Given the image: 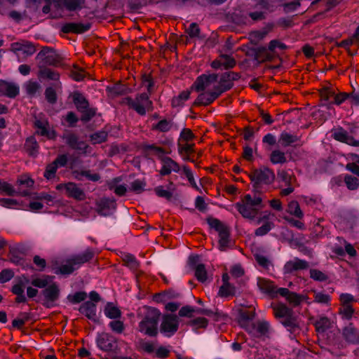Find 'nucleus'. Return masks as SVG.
Instances as JSON below:
<instances>
[{"label": "nucleus", "instance_id": "obj_64", "mask_svg": "<svg viewBox=\"0 0 359 359\" xmlns=\"http://www.w3.org/2000/svg\"><path fill=\"white\" fill-rule=\"evenodd\" d=\"M145 182L143 181L137 180L131 183L130 189L135 192L140 193L144 191Z\"/></svg>", "mask_w": 359, "mask_h": 359}, {"label": "nucleus", "instance_id": "obj_42", "mask_svg": "<svg viewBox=\"0 0 359 359\" xmlns=\"http://www.w3.org/2000/svg\"><path fill=\"white\" fill-rule=\"evenodd\" d=\"M194 269L195 276L198 281L203 283L207 280V271L204 264H198Z\"/></svg>", "mask_w": 359, "mask_h": 359}, {"label": "nucleus", "instance_id": "obj_61", "mask_svg": "<svg viewBox=\"0 0 359 359\" xmlns=\"http://www.w3.org/2000/svg\"><path fill=\"white\" fill-rule=\"evenodd\" d=\"M171 123L166 119L160 121L154 128L160 130L161 132H167L170 129Z\"/></svg>", "mask_w": 359, "mask_h": 359}, {"label": "nucleus", "instance_id": "obj_62", "mask_svg": "<svg viewBox=\"0 0 359 359\" xmlns=\"http://www.w3.org/2000/svg\"><path fill=\"white\" fill-rule=\"evenodd\" d=\"M137 347L148 353H151L154 351V346L153 344L143 340L139 341Z\"/></svg>", "mask_w": 359, "mask_h": 359}, {"label": "nucleus", "instance_id": "obj_22", "mask_svg": "<svg viewBox=\"0 0 359 359\" xmlns=\"http://www.w3.org/2000/svg\"><path fill=\"white\" fill-rule=\"evenodd\" d=\"M309 267V263L298 258L288 261L284 266V271L285 273H292L298 270L307 269Z\"/></svg>", "mask_w": 359, "mask_h": 359}, {"label": "nucleus", "instance_id": "obj_12", "mask_svg": "<svg viewBox=\"0 0 359 359\" xmlns=\"http://www.w3.org/2000/svg\"><path fill=\"white\" fill-rule=\"evenodd\" d=\"M217 79V74H203L196 79L191 88H194L197 92L203 91L212 83H215Z\"/></svg>", "mask_w": 359, "mask_h": 359}, {"label": "nucleus", "instance_id": "obj_38", "mask_svg": "<svg viewBox=\"0 0 359 359\" xmlns=\"http://www.w3.org/2000/svg\"><path fill=\"white\" fill-rule=\"evenodd\" d=\"M73 100L76 109L80 111L89 107L88 100L79 93H74Z\"/></svg>", "mask_w": 359, "mask_h": 359}, {"label": "nucleus", "instance_id": "obj_55", "mask_svg": "<svg viewBox=\"0 0 359 359\" xmlns=\"http://www.w3.org/2000/svg\"><path fill=\"white\" fill-rule=\"evenodd\" d=\"M154 191L158 196L165 198L168 201H170L172 197V193L168 189L165 190L162 186L156 187Z\"/></svg>", "mask_w": 359, "mask_h": 359}, {"label": "nucleus", "instance_id": "obj_13", "mask_svg": "<svg viewBox=\"0 0 359 359\" xmlns=\"http://www.w3.org/2000/svg\"><path fill=\"white\" fill-rule=\"evenodd\" d=\"M29 283V279L23 276L18 278V283L15 284L12 288L11 292L17 297L15 298L16 303H25L27 302V298L24 294V288L26 283Z\"/></svg>", "mask_w": 359, "mask_h": 359}, {"label": "nucleus", "instance_id": "obj_10", "mask_svg": "<svg viewBox=\"0 0 359 359\" xmlns=\"http://www.w3.org/2000/svg\"><path fill=\"white\" fill-rule=\"evenodd\" d=\"M241 77L240 74L233 72L224 73L220 78L219 85L216 86L221 94L233 87V81L238 80Z\"/></svg>", "mask_w": 359, "mask_h": 359}, {"label": "nucleus", "instance_id": "obj_63", "mask_svg": "<svg viewBox=\"0 0 359 359\" xmlns=\"http://www.w3.org/2000/svg\"><path fill=\"white\" fill-rule=\"evenodd\" d=\"M109 326L114 332L118 334L122 333L124 330L123 323L121 320H113L110 322Z\"/></svg>", "mask_w": 359, "mask_h": 359}, {"label": "nucleus", "instance_id": "obj_1", "mask_svg": "<svg viewBox=\"0 0 359 359\" xmlns=\"http://www.w3.org/2000/svg\"><path fill=\"white\" fill-rule=\"evenodd\" d=\"M160 311L155 308H148L143 319L139 323V331L149 337H156L158 334V323Z\"/></svg>", "mask_w": 359, "mask_h": 359}, {"label": "nucleus", "instance_id": "obj_14", "mask_svg": "<svg viewBox=\"0 0 359 359\" xmlns=\"http://www.w3.org/2000/svg\"><path fill=\"white\" fill-rule=\"evenodd\" d=\"M277 292H278V294L285 297L293 306H299L304 300L306 299V296L291 292L287 288L280 287L277 290Z\"/></svg>", "mask_w": 359, "mask_h": 359}, {"label": "nucleus", "instance_id": "obj_47", "mask_svg": "<svg viewBox=\"0 0 359 359\" xmlns=\"http://www.w3.org/2000/svg\"><path fill=\"white\" fill-rule=\"evenodd\" d=\"M179 295V293L174 291H167L162 294H156L155 299L156 301H167L169 299H176Z\"/></svg>", "mask_w": 359, "mask_h": 359}, {"label": "nucleus", "instance_id": "obj_46", "mask_svg": "<svg viewBox=\"0 0 359 359\" xmlns=\"http://www.w3.org/2000/svg\"><path fill=\"white\" fill-rule=\"evenodd\" d=\"M220 58H222L223 67L226 69L233 68L236 64V60L229 55L221 54Z\"/></svg>", "mask_w": 359, "mask_h": 359}, {"label": "nucleus", "instance_id": "obj_43", "mask_svg": "<svg viewBox=\"0 0 359 359\" xmlns=\"http://www.w3.org/2000/svg\"><path fill=\"white\" fill-rule=\"evenodd\" d=\"M190 93L189 90L182 91L178 96L172 100V106L177 107L182 105L184 102L189 99Z\"/></svg>", "mask_w": 359, "mask_h": 359}, {"label": "nucleus", "instance_id": "obj_31", "mask_svg": "<svg viewBox=\"0 0 359 359\" xmlns=\"http://www.w3.org/2000/svg\"><path fill=\"white\" fill-rule=\"evenodd\" d=\"M273 309L275 316L280 320L286 318L294 312L292 309L288 308L284 304H278L277 305H274L273 306Z\"/></svg>", "mask_w": 359, "mask_h": 359}, {"label": "nucleus", "instance_id": "obj_19", "mask_svg": "<svg viewBox=\"0 0 359 359\" xmlns=\"http://www.w3.org/2000/svg\"><path fill=\"white\" fill-rule=\"evenodd\" d=\"M58 8L65 7L69 11L81 10L84 7L85 0H53Z\"/></svg>", "mask_w": 359, "mask_h": 359}, {"label": "nucleus", "instance_id": "obj_23", "mask_svg": "<svg viewBox=\"0 0 359 359\" xmlns=\"http://www.w3.org/2000/svg\"><path fill=\"white\" fill-rule=\"evenodd\" d=\"M94 257V252L88 249L83 253L72 256L69 259L73 264L76 269H79L81 265L90 261Z\"/></svg>", "mask_w": 359, "mask_h": 359}, {"label": "nucleus", "instance_id": "obj_39", "mask_svg": "<svg viewBox=\"0 0 359 359\" xmlns=\"http://www.w3.org/2000/svg\"><path fill=\"white\" fill-rule=\"evenodd\" d=\"M255 59L260 61H271L273 56L265 47H259L255 50Z\"/></svg>", "mask_w": 359, "mask_h": 359}, {"label": "nucleus", "instance_id": "obj_44", "mask_svg": "<svg viewBox=\"0 0 359 359\" xmlns=\"http://www.w3.org/2000/svg\"><path fill=\"white\" fill-rule=\"evenodd\" d=\"M25 147L30 155H35L37 152L38 144L34 137H30L27 139Z\"/></svg>", "mask_w": 359, "mask_h": 359}, {"label": "nucleus", "instance_id": "obj_26", "mask_svg": "<svg viewBox=\"0 0 359 359\" xmlns=\"http://www.w3.org/2000/svg\"><path fill=\"white\" fill-rule=\"evenodd\" d=\"M257 285L263 292L268 294L271 297H276L277 294H278V292H277L278 288H276L273 283L269 280L259 278Z\"/></svg>", "mask_w": 359, "mask_h": 359}, {"label": "nucleus", "instance_id": "obj_34", "mask_svg": "<svg viewBox=\"0 0 359 359\" xmlns=\"http://www.w3.org/2000/svg\"><path fill=\"white\" fill-rule=\"evenodd\" d=\"M280 323L285 326L289 328V330L294 332L299 327V323L297 317L294 316V312L290 314L286 318L280 320Z\"/></svg>", "mask_w": 359, "mask_h": 359}, {"label": "nucleus", "instance_id": "obj_52", "mask_svg": "<svg viewBox=\"0 0 359 359\" xmlns=\"http://www.w3.org/2000/svg\"><path fill=\"white\" fill-rule=\"evenodd\" d=\"M74 270H76V267L74 266L73 264L71 263V260L69 259L65 264L62 265L56 271V273L60 272L62 274H70Z\"/></svg>", "mask_w": 359, "mask_h": 359}, {"label": "nucleus", "instance_id": "obj_57", "mask_svg": "<svg viewBox=\"0 0 359 359\" xmlns=\"http://www.w3.org/2000/svg\"><path fill=\"white\" fill-rule=\"evenodd\" d=\"M45 97L47 101L50 104H55L57 101V95L55 90L51 88H47L45 90Z\"/></svg>", "mask_w": 359, "mask_h": 359}, {"label": "nucleus", "instance_id": "obj_41", "mask_svg": "<svg viewBox=\"0 0 359 359\" xmlns=\"http://www.w3.org/2000/svg\"><path fill=\"white\" fill-rule=\"evenodd\" d=\"M287 212L299 219L302 218L303 217V212L300 209V206L298 202L296 201H292L289 203L287 207Z\"/></svg>", "mask_w": 359, "mask_h": 359}, {"label": "nucleus", "instance_id": "obj_16", "mask_svg": "<svg viewBox=\"0 0 359 359\" xmlns=\"http://www.w3.org/2000/svg\"><path fill=\"white\" fill-rule=\"evenodd\" d=\"M255 317V313L247 310L241 309L238 311V323L250 332L255 328L254 323H250V320H252Z\"/></svg>", "mask_w": 359, "mask_h": 359}, {"label": "nucleus", "instance_id": "obj_8", "mask_svg": "<svg viewBox=\"0 0 359 359\" xmlns=\"http://www.w3.org/2000/svg\"><path fill=\"white\" fill-rule=\"evenodd\" d=\"M97 346L106 352L116 353L118 343L116 339L107 333L100 334L97 339Z\"/></svg>", "mask_w": 359, "mask_h": 359}, {"label": "nucleus", "instance_id": "obj_28", "mask_svg": "<svg viewBox=\"0 0 359 359\" xmlns=\"http://www.w3.org/2000/svg\"><path fill=\"white\" fill-rule=\"evenodd\" d=\"M95 307L96 305L95 303L90 301H87L80 306L79 311L84 314L88 319L96 322L97 317L95 313Z\"/></svg>", "mask_w": 359, "mask_h": 359}, {"label": "nucleus", "instance_id": "obj_21", "mask_svg": "<svg viewBox=\"0 0 359 359\" xmlns=\"http://www.w3.org/2000/svg\"><path fill=\"white\" fill-rule=\"evenodd\" d=\"M220 95L221 93L216 87H215L213 91L201 93L194 102V104L208 105L216 100Z\"/></svg>", "mask_w": 359, "mask_h": 359}, {"label": "nucleus", "instance_id": "obj_50", "mask_svg": "<svg viewBox=\"0 0 359 359\" xmlns=\"http://www.w3.org/2000/svg\"><path fill=\"white\" fill-rule=\"evenodd\" d=\"M344 182L347 186V188L350 190H355L359 186L358 178L351 175L345 176Z\"/></svg>", "mask_w": 359, "mask_h": 359}, {"label": "nucleus", "instance_id": "obj_40", "mask_svg": "<svg viewBox=\"0 0 359 359\" xmlns=\"http://www.w3.org/2000/svg\"><path fill=\"white\" fill-rule=\"evenodd\" d=\"M107 137L108 133L104 130L96 132L90 135V140L94 144L106 142Z\"/></svg>", "mask_w": 359, "mask_h": 359}, {"label": "nucleus", "instance_id": "obj_33", "mask_svg": "<svg viewBox=\"0 0 359 359\" xmlns=\"http://www.w3.org/2000/svg\"><path fill=\"white\" fill-rule=\"evenodd\" d=\"M73 173L75 176V178L78 180H82L83 177H86L88 180L92 182H97L100 180V175L98 173L92 174L90 170H75Z\"/></svg>", "mask_w": 359, "mask_h": 359}, {"label": "nucleus", "instance_id": "obj_36", "mask_svg": "<svg viewBox=\"0 0 359 359\" xmlns=\"http://www.w3.org/2000/svg\"><path fill=\"white\" fill-rule=\"evenodd\" d=\"M104 311V314L111 319L118 318L121 316L120 309L111 302L106 304Z\"/></svg>", "mask_w": 359, "mask_h": 359}, {"label": "nucleus", "instance_id": "obj_2", "mask_svg": "<svg viewBox=\"0 0 359 359\" xmlns=\"http://www.w3.org/2000/svg\"><path fill=\"white\" fill-rule=\"evenodd\" d=\"M249 177L253 182V188L255 191H259L262 184H271L275 180L273 172L268 168L264 167L259 169H255Z\"/></svg>", "mask_w": 359, "mask_h": 359}, {"label": "nucleus", "instance_id": "obj_53", "mask_svg": "<svg viewBox=\"0 0 359 359\" xmlns=\"http://www.w3.org/2000/svg\"><path fill=\"white\" fill-rule=\"evenodd\" d=\"M310 277L318 281H325L328 279V276L327 275L318 269H311Z\"/></svg>", "mask_w": 359, "mask_h": 359}, {"label": "nucleus", "instance_id": "obj_7", "mask_svg": "<svg viewBox=\"0 0 359 359\" xmlns=\"http://www.w3.org/2000/svg\"><path fill=\"white\" fill-rule=\"evenodd\" d=\"M178 326L179 320L176 315H164L160 326V331L167 337H170L177 331Z\"/></svg>", "mask_w": 359, "mask_h": 359}, {"label": "nucleus", "instance_id": "obj_29", "mask_svg": "<svg viewBox=\"0 0 359 359\" xmlns=\"http://www.w3.org/2000/svg\"><path fill=\"white\" fill-rule=\"evenodd\" d=\"M238 212L245 218L252 219L255 217L258 212V208L250 206L245 203L236 204Z\"/></svg>", "mask_w": 359, "mask_h": 359}, {"label": "nucleus", "instance_id": "obj_6", "mask_svg": "<svg viewBox=\"0 0 359 359\" xmlns=\"http://www.w3.org/2000/svg\"><path fill=\"white\" fill-rule=\"evenodd\" d=\"M126 102L130 107L135 109L140 115H144L146 108L151 105V102L149 100V95L144 93L138 95L135 100L127 97Z\"/></svg>", "mask_w": 359, "mask_h": 359}, {"label": "nucleus", "instance_id": "obj_48", "mask_svg": "<svg viewBox=\"0 0 359 359\" xmlns=\"http://www.w3.org/2000/svg\"><path fill=\"white\" fill-rule=\"evenodd\" d=\"M235 287L231 284H223L219 291L222 297L233 296L235 294Z\"/></svg>", "mask_w": 359, "mask_h": 359}, {"label": "nucleus", "instance_id": "obj_15", "mask_svg": "<svg viewBox=\"0 0 359 359\" xmlns=\"http://www.w3.org/2000/svg\"><path fill=\"white\" fill-rule=\"evenodd\" d=\"M115 209L116 202L114 199L102 198L97 202V212L100 215H109Z\"/></svg>", "mask_w": 359, "mask_h": 359}, {"label": "nucleus", "instance_id": "obj_17", "mask_svg": "<svg viewBox=\"0 0 359 359\" xmlns=\"http://www.w3.org/2000/svg\"><path fill=\"white\" fill-rule=\"evenodd\" d=\"M62 186L65 187L66 193L69 197L74 198V199L79 201H83L86 198V194L84 191L80 189L75 183L68 182L63 185H59L57 188H60Z\"/></svg>", "mask_w": 359, "mask_h": 359}, {"label": "nucleus", "instance_id": "obj_3", "mask_svg": "<svg viewBox=\"0 0 359 359\" xmlns=\"http://www.w3.org/2000/svg\"><path fill=\"white\" fill-rule=\"evenodd\" d=\"M208 224L210 225V226L214 229H215L219 236V248L222 251H225L227 248L229 247V243H230V229L229 228L225 225L223 222H222L220 220L212 218V217H208L207 219Z\"/></svg>", "mask_w": 359, "mask_h": 359}, {"label": "nucleus", "instance_id": "obj_49", "mask_svg": "<svg viewBox=\"0 0 359 359\" xmlns=\"http://www.w3.org/2000/svg\"><path fill=\"white\" fill-rule=\"evenodd\" d=\"M48 276H43V278H36L32 279V285L39 288H46L48 285Z\"/></svg>", "mask_w": 359, "mask_h": 359}, {"label": "nucleus", "instance_id": "obj_60", "mask_svg": "<svg viewBox=\"0 0 359 359\" xmlns=\"http://www.w3.org/2000/svg\"><path fill=\"white\" fill-rule=\"evenodd\" d=\"M40 88V85L36 81H29L26 85V90L30 95H35Z\"/></svg>", "mask_w": 359, "mask_h": 359}, {"label": "nucleus", "instance_id": "obj_24", "mask_svg": "<svg viewBox=\"0 0 359 359\" xmlns=\"http://www.w3.org/2000/svg\"><path fill=\"white\" fill-rule=\"evenodd\" d=\"M19 93V88L15 84L0 80V95L13 98Z\"/></svg>", "mask_w": 359, "mask_h": 359}, {"label": "nucleus", "instance_id": "obj_9", "mask_svg": "<svg viewBox=\"0 0 359 359\" xmlns=\"http://www.w3.org/2000/svg\"><path fill=\"white\" fill-rule=\"evenodd\" d=\"M66 154L59 155L52 163L47 165L43 176L48 180L55 177L58 167H65L67 163Z\"/></svg>", "mask_w": 359, "mask_h": 359}, {"label": "nucleus", "instance_id": "obj_59", "mask_svg": "<svg viewBox=\"0 0 359 359\" xmlns=\"http://www.w3.org/2000/svg\"><path fill=\"white\" fill-rule=\"evenodd\" d=\"M194 144H182L181 142H178V151L181 155L190 154L194 151Z\"/></svg>", "mask_w": 359, "mask_h": 359}, {"label": "nucleus", "instance_id": "obj_56", "mask_svg": "<svg viewBox=\"0 0 359 359\" xmlns=\"http://www.w3.org/2000/svg\"><path fill=\"white\" fill-rule=\"evenodd\" d=\"M123 261L125 262V264L132 268V269H136L138 266V262H137L135 257L132 255L127 254L125 255L123 257Z\"/></svg>", "mask_w": 359, "mask_h": 359}, {"label": "nucleus", "instance_id": "obj_11", "mask_svg": "<svg viewBox=\"0 0 359 359\" xmlns=\"http://www.w3.org/2000/svg\"><path fill=\"white\" fill-rule=\"evenodd\" d=\"M41 294L45 301L43 305L47 308H50L53 303L59 298L60 289L55 283H53L43 290Z\"/></svg>", "mask_w": 359, "mask_h": 359}, {"label": "nucleus", "instance_id": "obj_54", "mask_svg": "<svg viewBox=\"0 0 359 359\" xmlns=\"http://www.w3.org/2000/svg\"><path fill=\"white\" fill-rule=\"evenodd\" d=\"M80 112L82 113L81 120L83 122L89 121L95 115V110L89 107Z\"/></svg>", "mask_w": 359, "mask_h": 359}, {"label": "nucleus", "instance_id": "obj_4", "mask_svg": "<svg viewBox=\"0 0 359 359\" xmlns=\"http://www.w3.org/2000/svg\"><path fill=\"white\" fill-rule=\"evenodd\" d=\"M36 59L39 60V65L50 66H58L61 61L62 57L59 55L56 51L48 46H44L41 50L37 54Z\"/></svg>", "mask_w": 359, "mask_h": 359}, {"label": "nucleus", "instance_id": "obj_58", "mask_svg": "<svg viewBox=\"0 0 359 359\" xmlns=\"http://www.w3.org/2000/svg\"><path fill=\"white\" fill-rule=\"evenodd\" d=\"M13 276L14 272L11 269H4L0 272V283H6L10 280Z\"/></svg>", "mask_w": 359, "mask_h": 359}, {"label": "nucleus", "instance_id": "obj_5", "mask_svg": "<svg viewBox=\"0 0 359 359\" xmlns=\"http://www.w3.org/2000/svg\"><path fill=\"white\" fill-rule=\"evenodd\" d=\"M65 143L72 149L79 151L83 154L90 153V147L85 142L80 140L79 137L73 132L67 131L62 135Z\"/></svg>", "mask_w": 359, "mask_h": 359}, {"label": "nucleus", "instance_id": "obj_37", "mask_svg": "<svg viewBox=\"0 0 359 359\" xmlns=\"http://www.w3.org/2000/svg\"><path fill=\"white\" fill-rule=\"evenodd\" d=\"M316 330L318 333H324L331 327V322L327 317H321L314 323Z\"/></svg>", "mask_w": 359, "mask_h": 359}, {"label": "nucleus", "instance_id": "obj_45", "mask_svg": "<svg viewBox=\"0 0 359 359\" xmlns=\"http://www.w3.org/2000/svg\"><path fill=\"white\" fill-rule=\"evenodd\" d=\"M270 160L273 163H284L286 162L285 153L279 150L273 151L271 154Z\"/></svg>", "mask_w": 359, "mask_h": 359}, {"label": "nucleus", "instance_id": "obj_25", "mask_svg": "<svg viewBox=\"0 0 359 359\" xmlns=\"http://www.w3.org/2000/svg\"><path fill=\"white\" fill-rule=\"evenodd\" d=\"M12 51L17 53L22 51L26 55H32L36 51L34 45L29 41H23L22 43H14L12 44Z\"/></svg>", "mask_w": 359, "mask_h": 359}, {"label": "nucleus", "instance_id": "obj_32", "mask_svg": "<svg viewBox=\"0 0 359 359\" xmlns=\"http://www.w3.org/2000/svg\"><path fill=\"white\" fill-rule=\"evenodd\" d=\"M38 67L39 69V75L41 77L53 81L59 80L60 74L58 72L44 67L43 65H38Z\"/></svg>", "mask_w": 359, "mask_h": 359}, {"label": "nucleus", "instance_id": "obj_35", "mask_svg": "<svg viewBox=\"0 0 359 359\" xmlns=\"http://www.w3.org/2000/svg\"><path fill=\"white\" fill-rule=\"evenodd\" d=\"M299 138L294 135H291L287 132H283L278 139V142L282 147H286L297 142Z\"/></svg>", "mask_w": 359, "mask_h": 359}, {"label": "nucleus", "instance_id": "obj_51", "mask_svg": "<svg viewBox=\"0 0 359 359\" xmlns=\"http://www.w3.org/2000/svg\"><path fill=\"white\" fill-rule=\"evenodd\" d=\"M262 198L259 196H255L254 198L251 197L250 194H247L244 196L243 199V203H245L250 206H252L253 208H257V206L259 205L262 203Z\"/></svg>", "mask_w": 359, "mask_h": 359}, {"label": "nucleus", "instance_id": "obj_20", "mask_svg": "<svg viewBox=\"0 0 359 359\" xmlns=\"http://www.w3.org/2000/svg\"><path fill=\"white\" fill-rule=\"evenodd\" d=\"M333 137L339 142L354 147H359V141L355 140L353 136L349 135L347 131L342 128H339L335 130L333 133Z\"/></svg>", "mask_w": 359, "mask_h": 359}, {"label": "nucleus", "instance_id": "obj_18", "mask_svg": "<svg viewBox=\"0 0 359 359\" xmlns=\"http://www.w3.org/2000/svg\"><path fill=\"white\" fill-rule=\"evenodd\" d=\"M91 24L69 22L65 24L62 27V32L64 33L82 34L90 28Z\"/></svg>", "mask_w": 359, "mask_h": 359}, {"label": "nucleus", "instance_id": "obj_27", "mask_svg": "<svg viewBox=\"0 0 359 359\" xmlns=\"http://www.w3.org/2000/svg\"><path fill=\"white\" fill-rule=\"evenodd\" d=\"M163 167L160 170L161 175H169L171 171L178 172L180 170L179 165L170 157H163L162 158Z\"/></svg>", "mask_w": 359, "mask_h": 359}, {"label": "nucleus", "instance_id": "obj_30", "mask_svg": "<svg viewBox=\"0 0 359 359\" xmlns=\"http://www.w3.org/2000/svg\"><path fill=\"white\" fill-rule=\"evenodd\" d=\"M342 334L344 338L349 343L359 342V334L352 324L344 328Z\"/></svg>", "mask_w": 359, "mask_h": 359}]
</instances>
